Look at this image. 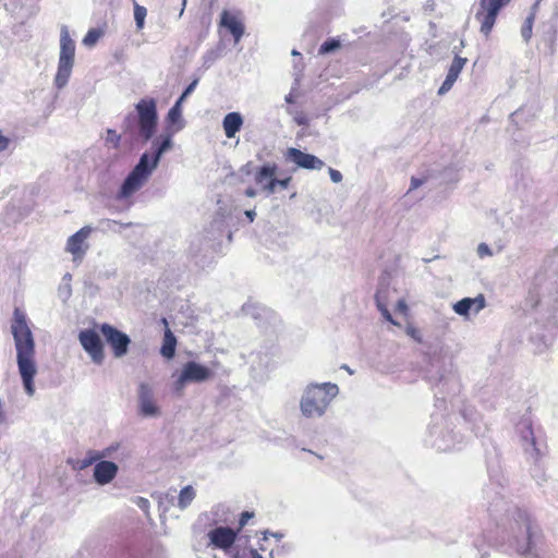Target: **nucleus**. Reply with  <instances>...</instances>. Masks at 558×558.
I'll return each mask as SVG.
<instances>
[{
    "label": "nucleus",
    "mask_w": 558,
    "mask_h": 558,
    "mask_svg": "<svg viewBox=\"0 0 558 558\" xmlns=\"http://www.w3.org/2000/svg\"><path fill=\"white\" fill-rule=\"evenodd\" d=\"M11 332L16 349V362L26 393H35L34 378L37 374L35 363V341L24 311L16 307L13 312Z\"/></svg>",
    "instance_id": "1"
},
{
    "label": "nucleus",
    "mask_w": 558,
    "mask_h": 558,
    "mask_svg": "<svg viewBox=\"0 0 558 558\" xmlns=\"http://www.w3.org/2000/svg\"><path fill=\"white\" fill-rule=\"evenodd\" d=\"M337 392V385L329 383L308 387L300 404L303 415L306 417L323 415Z\"/></svg>",
    "instance_id": "2"
},
{
    "label": "nucleus",
    "mask_w": 558,
    "mask_h": 558,
    "mask_svg": "<svg viewBox=\"0 0 558 558\" xmlns=\"http://www.w3.org/2000/svg\"><path fill=\"white\" fill-rule=\"evenodd\" d=\"M75 60V43L71 38L66 26L60 31V51L58 69L53 83L58 89H62L69 82Z\"/></svg>",
    "instance_id": "3"
},
{
    "label": "nucleus",
    "mask_w": 558,
    "mask_h": 558,
    "mask_svg": "<svg viewBox=\"0 0 558 558\" xmlns=\"http://www.w3.org/2000/svg\"><path fill=\"white\" fill-rule=\"evenodd\" d=\"M138 113L140 132L145 140H149L156 129L157 110L154 99H142L136 105Z\"/></svg>",
    "instance_id": "4"
},
{
    "label": "nucleus",
    "mask_w": 558,
    "mask_h": 558,
    "mask_svg": "<svg viewBox=\"0 0 558 558\" xmlns=\"http://www.w3.org/2000/svg\"><path fill=\"white\" fill-rule=\"evenodd\" d=\"M99 330L116 357H121L128 353L131 339L126 333L109 324H102Z\"/></svg>",
    "instance_id": "5"
},
{
    "label": "nucleus",
    "mask_w": 558,
    "mask_h": 558,
    "mask_svg": "<svg viewBox=\"0 0 558 558\" xmlns=\"http://www.w3.org/2000/svg\"><path fill=\"white\" fill-rule=\"evenodd\" d=\"M171 147V134H168L162 137L161 143L156 147V150L151 155L144 154L142 156L140 162L130 174H147L151 172L156 168L160 156L168 151Z\"/></svg>",
    "instance_id": "6"
},
{
    "label": "nucleus",
    "mask_w": 558,
    "mask_h": 558,
    "mask_svg": "<svg viewBox=\"0 0 558 558\" xmlns=\"http://www.w3.org/2000/svg\"><path fill=\"white\" fill-rule=\"evenodd\" d=\"M78 340L92 361L100 365L105 360V350L98 333L93 329H85L80 332Z\"/></svg>",
    "instance_id": "7"
},
{
    "label": "nucleus",
    "mask_w": 558,
    "mask_h": 558,
    "mask_svg": "<svg viewBox=\"0 0 558 558\" xmlns=\"http://www.w3.org/2000/svg\"><path fill=\"white\" fill-rule=\"evenodd\" d=\"M239 530L229 526H218L207 533L208 546L214 549L228 551L236 541Z\"/></svg>",
    "instance_id": "8"
},
{
    "label": "nucleus",
    "mask_w": 558,
    "mask_h": 558,
    "mask_svg": "<svg viewBox=\"0 0 558 558\" xmlns=\"http://www.w3.org/2000/svg\"><path fill=\"white\" fill-rule=\"evenodd\" d=\"M197 83L198 81L194 80L169 110L167 114V122L169 123V128L172 130V133H175L184 128L185 122L182 116V105H184L186 97L194 92Z\"/></svg>",
    "instance_id": "9"
},
{
    "label": "nucleus",
    "mask_w": 558,
    "mask_h": 558,
    "mask_svg": "<svg viewBox=\"0 0 558 558\" xmlns=\"http://www.w3.org/2000/svg\"><path fill=\"white\" fill-rule=\"evenodd\" d=\"M213 376V372L196 362H187L177 380V385L182 387L186 383H202L209 379Z\"/></svg>",
    "instance_id": "10"
},
{
    "label": "nucleus",
    "mask_w": 558,
    "mask_h": 558,
    "mask_svg": "<svg viewBox=\"0 0 558 558\" xmlns=\"http://www.w3.org/2000/svg\"><path fill=\"white\" fill-rule=\"evenodd\" d=\"M92 233V228L86 226L81 228L77 232L71 235L66 241V251L72 254L73 260H82L86 251L88 250V244L86 240Z\"/></svg>",
    "instance_id": "11"
},
{
    "label": "nucleus",
    "mask_w": 558,
    "mask_h": 558,
    "mask_svg": "<svg viewBox=\"0 0 558 558\" xmlns=\"http://www.w3.org/2000/svg\"><path fill=\"white\" fill-rule=\"evenodd\" d=\"M286 158L288 161L306 170L322 171L325 166L316 156L303 153L296 148H289L286 153Z\"/></svg>",
    "instance_id": "12"
},
{
    "label": "nucleus",
    "mask_w": 558,
    "mask_h": 558,
    "mask_svg": "<svg viewBox=\"0 0 558 558\" xmlns=\"http://www.w3.org/2000/svg\"><path fill=\"white\" fill-rule=\"evenodd\" d=\"M498 11L492 7L486 0L480 1V8L477 12L475 13V19L477 22H480L481 27L480 32L485 36L488 37L498 15Z\"/></svg>",
    "instance_id": "13"
},
{
    "label": "nucleus",
    "mask_w": 558,
    "mask_h": 558,
    "mask_svg": "<svg viewBox=\"0 0 558 558\" xmlns=\"http://www.w3.org/2000/svg\"><path fill=\"white\" fill-rule=\"evenodd\" d=\"M140 412L143 416L159 414V408L153 398V390L148 384L142 383L138 387Z\"/></svg>",
    "instance_id": "14"
},
{
    "label": "nucleus",
    "mask_w": 558,
    "mask_h": 558,
    "mask_svg": "<svg viewBox=\"0 0 558 558\" xmlns=\"http://www.w3.org/2000/svg\"><path fill=\"white\" fill-rule=\"evenodd\" d=\"M118 473V465L111 461H99L94 468V478L100 484L105 485L110 483Z\"/></svg>",
    "instance_id": "15"
},
{
    "label": "nucleus",
    "mask_w": 558,
    "mask_h": 558,
    "mask_svg": "<svg viewBox=\"0 0 558 558\" xmlns=\"http://www.w3.org/2000/svg\"><path fill=\"white\" fill-rule=\"evenodd\" d=\"M220 25L226 27L232 34L235 44L241 40L244 34V25L239 16L225 10L221 13Z\"/></svg>",
    "instance_id": "16"
},
{
    "label": "nucleus",
    "mask_w": 558,
    "mask_h": 558,
    "mask_svg": "<svg viewBox=\"0 0 558 558\" xmlns=\"http://www.w3.org/2000/svg\"><path fill=\"white\" fill-rule=\"evenodd\" d=\"M466 63L465 58L456 57L448 70L447 76L442 83V85L438 89L439 95H444L448 93L457 81L460 72Z\"/></svg>",
    "instance_id": "17"
},
{
    "label": "nucleus",
    "mask_w": 558,
    "mask_h": 558,
    "mask_svg": "<svg viewBox=\"0 0 558 558\" xmlns=\"http://www.w3.org/2000/svg\"><path fill=\"white\" fill-rule=\"evenodd\" d=\"M161 323L165 325V333L162 339V345L160 348V354L167 359L171 360L175 355L177 348V338L168 326V320L166 318L161 319Z\"/></svg>",
    "instance_id": "18"
},
{
    "label": "nucleus",
    "mask_w": 558,
    "mask_h": 558,
    "mask_svg": "<svg viewBox=\"0 0 558 558\" xmlns=\"http://www.w3.org/2000/svg\"><path fill=\"white\" fill-rule=\"evenodd\" d=\"M512 519L519 527L523 526L525 529L527 547L531 548L533 545V521L530 513L524 509L517 508L512 513Z\"/></svg>",
    "instance_id": "19"
},
{
    "label": "nucleus",
    "mask_w": 558,
    "mask_h": 558,
    "mask_svg": "<svg viewBox=\"0 0 558 558\" xmlns=\"http://www.w3.org/2000/svg\"><path fill=\"white\" fill-rule=\"evenodd\" d=\"M243 117L240 112L227 113L222 120V128L225 135L228 138H233L243 125Z\"/></svg>",
    "instance_id": "20"
},
{
    "label": "nucleus",
    "mask_w": 558,
    "mask_h": 558,
    "mask_svg": "<svg viewBox=\"0 0 558 558\" xmlns=\"http://www.w3.org/2000/svg\"><path fill=\"white\" fill-rule=\"evenodd\" d=\"M257 184L260 185L262 191L266 194L274 193L277 189L284 190L288 187L291 177H284L282 180H277V177H256Z\"/></svg>",
    "instance_id": "21"
},
{
    "label": "nucleus",
    "mask_w": 558,
    "mask_h": 558,
    "mask_svg": "<svg viewBox=\"0 0 558 558\" xmlns=\"http://www.w3.org/2000/svg\"><path fill=\"white\" fill-rule=\"evenodd\" d=\"M146 179L147 177H126L117 197L123 199L132 196L144 185Z\"/></svg>",
    "instance_id": "22"
},
{
    "label": "nucleus",
    "mask_w": 558,
    "mask_h": 558,
    "mask_svg": "<svg viewBox=\"0 0 558 558\" xmlns=\"http://www.w3.org/2000/svg\"><path fill=\"white\" fill-rule=\"evenodd\" d=\"M474 305H475L476 312L482 310L485 306L484 298L481 295L475 299H470V298L462 299L461 301H459L454 304L453 308H454L456 313H458L459 315H466L470 312V310L472 308V306H474Z\"/></svg>",
    "instance_id": "23"
},
{
    "label": "nucleus",
    "mask_w": 558,
    "mask_h": 558,
    "mask_svg": "<svg viewBox=\"0 0 558 558\" xmlns=\"http://www.w3.org/2000/svg\"><path fill=\"white\" fill-rule=\"evenodd\" d=\"M195 496H196L195 489L191 485L183 487L179 494L178 507L180 509L187 508L191 505V502L194 500Z\"/></svg>",
    "instance_id": "24"
},
{
    "label": "nucleus",
    "mask_w": 558,
    "mask_h": 558,
    "mask_svg": "<svg viewBox=\"0 0 558 558\" xmlns=\"http://www.w3.org/2000/svg\"><path fill=\"white\" fill-rule=\"evenodd\" d=\"M277 544H272V542L267 536V533H264V536L258 541L257 548L258 553L262 555H266L269 558H272L274 549Z\"/></svg>",
    "instance_id": "25"
},
{
    "label": "nucleus",
    "mask_w": 558,
    "mask_h": 558,
    "mask_svg": "<svg viewBox=\"0 0 558 558\" xmlns=\"http://www.w3.org/2000/svg\"><path fill=\"white\" fill-rule=\"evenodd\" d=\"M375 299H376L377 307H378V310L380 311V313H381V315L384 316V318H385L387 322H389V323H391V324H393V325H396V326H400V324H399L398 322H396V320L392 318V315L390 314V312H389V310H388V307H387V303H386V301H385V300H383V296H381V292H380V291H378V292L376 293Z\"/></svg>",
    "instance_id": "26"
},
{
    "label": "nucleus",
    "mask_w": 558,
    "mask_h": 558,
    "mask_svg": "<svg viewBox=\"0 0 558 558\" xmlns=\"http://www.w3.org/2000/svg\"><path fill=\"white\" fill-rule=\"evenodd\" d=\"M102 457H104L102 453H100L98 451L89 450L86 453L84 459L77 461L76 468L78 470H84V469L88 468L89 465H92L93 463H96Z\"/></svg>",
    "instance_id": "27"
},
{
    "label": "nucleus",
    "mask_w": 558,
    "mask_h": 558,
    "mask_svg": "<svg viewBox=\"0 0 558 558\" xmlns=\"http://www.w3.org/2000/svg\"><path fill=\"white\" fill-rule=\"evenodd\" d=\"M147 16V9L138 3H134V21L137 31H142L145 26V19Z\"/></svg>",
    "instance_id": "28"
},
{
    "label": "nucleus",
    "mask_w": 558,
    "mask_h": 558,
    "mask_svg": "<svg viewBox=\"0 0 558 558\" xmlns=\"http://www.w3.org/2000/svg\"><path fill=\"white\" fill-rule=\"evenodd\" d=\"M534 21V13H530L521 27V37L525 43H529L532 37Z\"/></svg>",
    "instance_id": "29"
},
{
    "label": "nucleus",
    "mask_w": 558,
    "mask_h": 558,
    "mask_svg": "<svg viewBox=\"0 0 558 558\" xmlns=\"http://www.w3.org/2000/svg\"><path fill=\"white\" fill-rule=\"evenodd\" d=\"M341 47V43L339 39H328L326 40L319 48V53L320 54H327V53H331L336 50H338L339 48Z\"/></svg>",
    "instance_id": "30"
},
{
    "label": "nucleus",
    "mask_w": 558,
    "mask_h": 558,
    "mask_svg": "<svg viewBox=\"0 0 558 558\" xmlns=\"http://www.w3.org/2000/svg\"><path fill=\"white\" fill-rule=\"evenodd\" d=\"M121 136L114 130H107L105 136V144L109 148H118L120 144Z\"/></svg>",
    "instance_id": "31"
},
{
    "label": "nucleus",
    "mask_w": 558,
    "mask_h": 558,
    "mask_svg": "<svg viewBox=\"0 0 558 558\" xmlns=\"http://www.w3.org/2000/svg\"><path fill=\"white\" fill-rule=\"evenodd\" d=\"M100 32L97 29H89L83 38V45L86 47H93L100 38Z\"/></svg>",
    "instance_id": "32"
},
{
    "label": "nucleus",
    "mask_w": 558,
    "mask_h": 558,
    "mask_svg": "<svg viewBox=\"0 0 558 558\" xmlns=\"http://www.w3.org/2000/svg\"><path fill=\"white\" fill-rule=\"evenodd\" d=\"M254 517V512L243 511L239 519V526L235 530H239V533L242 529L247 524L248 520Z\"/></svg>",
    "instance_id": "33"
},
{
    "label": "nucleus",
    "mask_w": 558,
    "mask_h": 558,
    "mask_svg": "<svg viewBox=\"0 0 558 558\" xmlns=\"http://www.w3.org/2000/svg\"><path fill=\"white\" fill-rule=\"evenodd\" d=\"M11 143V137L4 135L3 132L0 131V153L7 150Z\"/></svg>",
    "instance_id": "34"
},
{
    "label": "nucleus",
    "mask_w": 558,
    "mask_h": 558,
    "mask_svg": "<svg viewBox=\"0 0 558 558\" xmlns=\"http://www.w3.org/2000/svg\"><path fill=\"white\" fill-rule=\"evenodd\" d=\"M492 7H494L498 12L505 8L507 4L511 2V0H486Z\"/></svg>",
    "instance_id": "35"
},
{
    "label": "nucleus",
    "mask_w": 558,
    "mask_h": 558,
    "mask_svg": "<svg viewBox=\"0 0 558 558\" xmlns=\"http://www.w3.org/2000/svg\"><path fill=\"white\" fill-rule=\"evenodd\" d=\"M396 311L404 316L409 314V307L404 300H399L396 306Z\"/></svg>",
    "instance_id": "36"
},
{
    "label": "nucleus",
    "mask_w": 558,
    "mask_h": 558,
    "mask_svg": "<svg viewBox=\"0 0 558 558\" xmlns=\"http://www.w3.org/2000/svg\"><path fill=\"white\" fill-rule=\"evenodd\" d=\"M296 95L294 94V88L286 96V101L288 104H293L295 101Z\"/></svg>",
    "instance_id": "37"
},
{
    "label": "nucleus",
    "mask_w": 558,
    "mask_h": 558,
    "mask_svg": "<svg viewBox=\"0 0 558 558\" xmlns=\"http://www.w3.org/2000/svg\"><path fill=\"white\" fill-rule=\"evenodd\" d=\"M478 253H480V255H481V256H484L485 254H490V251H489V248H488V246H487V245H485V244H480V246H478Z\"/></svg>",
    "instance_id": "38"
},
{
    "label": "nucleus",
    "mask_w": 558,
    "mask_h": 558,
    "mask_svg": "<svg viewBox=\"0 0 558 558\" xmlns=\"http://www.w3.org/2000/svg\"><path fill=\"white\" fill-rule=\"evenodd\" d=\"M137 505L143 509H147L149 507L148 500L142 497L138 498Z\"/></svg>",
    "instance_id": "39"
},
{
    "label": "nucleus",
    "mask_w": 558,
    "mask_h": 558,
    "mask_svg": "<svg viewBox=\"0 0 558 558\" xmlns=\"http://www.w3.org/2000/svg\"><path fill=\"white\" fill-rule=\"evenodd\" d=\"M259 174L266 175V174H274V169L269 167H263Z\"/></svg>",
    "instance_id": "40"
},
{
    "label": "nucleus",
    "mask_w": 558,
    "mask_h": 558,
    "mask_svg": "<svg viewBox=\"0 0 558 558\" xmlns=\"http://www.w3.org/2000/svg\"><path fill=\"white\" fill-rule=\"evenodd\" d=\"M255 215H256L255 211L252 209L245 211V216L247 217L250 222L254 221Z\"/></svg>",
    "instance_id": "41"
},
{
    "label": "nucleus",
    "mask_w": 558,
    "mask_h": 558,
    "mask_svg": "<svg viewBox=\"0 0 558 558\" xmlns=\"http://www.w3.org/2000/svg\"><path fill=\"white\" fill-rule=\"evenodd\" d=\"M109 225H119L121 227H124V228H129L132 226V222H128V223H120L119 221L117 220H108Z\"/></svg>",
    "instance_id": "42"
},
{
    "label": "nucleus",
    "mask_w": 558,
    "mask_h": 558,
    "mask_svg": "<svg viewBox=\"0 0 558 558\" xmlns=\"http://www.w3.org/2000/svg\"><path fill=\"white\" fill-rule=\"evenodd\" d=\"M539 1L536 0L535 3L532 5L531 8V12L530 13H534V19L536 17V13H537V10H538V7H539Z\"/></svg>",
    "instance_id": "43"
},
{
    "label": "nucleus",
    "mask_w": 558,
    "mask_h": 558,
    "mask_svg": "<svg viewBox=\"0 0 558 558\" xmlns=\"http://www.w3.org/2000/svg\"><path fill=\"white\" fill-rule=\"evenodd\" d=\"M539 1L536 0L535 3L532 5L531 8V12L530 13H534V19L536 17V13H537V10H538V7H539Z\"/></svg>",
    "instance_id": "44"
},
{
    "label": "nucleus",
    "mask_w": 558,
    "mask_h": 558,
    "mask_svg": "<svg viewBox=\"0 0 558 558\" xmlns=\"http://www.w3.org/2000/svg\"><path fill=\"white\" fill-rule=\"evenodd\" d=\"M257 194V191L255 189L248 187L245 191V195L248 197H254Z\"/></svg>",
    "instance_id": "45"
},
{
    "label": "nucleus",
    "mask_w": 558,
    "mask_h": 558,
    "mask_svg": "<svg viewBox=\"0 0 558 558\" xmlns=\"http://www.w3.org/2000/svg\"><path fill=\"white\" fill-rule=\"evenodd\" d=\"M3 422H5V413H4V410H3V404L0 401V423H3Z\"/></svg>",
    "instance_id": "46"
},
{
    "label": "nucleus",
    "mask_w": 558,
    "mask_h": 558,
    "mask_svg": "<svg viewBox=\"0 0 558 558\" xmlns=\"http://www.w3.org/2000/svg\"><path fill=\"white\" fill-rule=\"evenodd\" d=\"M327 171H328V174H330V175H333V174H340V172H339V171L333 170L332 168H329V167L327 168Z\"/></svg>",
    "instance_id": "47"
},
{
    "label": "nucleus",
    "mask_w": 558,
    "mask_h": 558,
    "mask_svg": "<svg viewBox=\"0 0 558 558\" xmlns=\"http://www.w3.org/2000/svg\"><path fill=\"white\" fill-rule=\"evenodd\" d=\"M332 181L338 183L341 181L342 177H331Z\"/></svg>",
    "instance_id": "48"
},
{
    "label": "nucleus",
    "mask_w": 558,
    "mask_h": 558,
    "mask_svg": "<svg viewBox=\"0 0 558 558\" xmlns=\"http://www.w3.org/2000/svg\"><path fill=\"white\" fill-rule=\"evenodd\" d=\"M415 332H416V331H415V329H413V328H409V329H408V333H409V335H411L412 337H414Z\"/></svg>",
    "instance_id": "49"
},
{
    "label": "nucleus",
    "mask_w": 558,
    "mask_h": 558,
    "mask_svg": "<svg viewBox=\"0 0 558 558\" xmlns=\"http://www.w3.org/2000/svg\"><path fill=\"white\" fill-rule=\"evenodd\" d=\"M420 183H422V182H421V181H417V180H415V179L413 178V185H414V186H417Z\"/></svg>",
    "instance_id": "50"
},
{
    "label": "nucleus",
    "mask_w": 558,
    "mask_h": 558,
    "mask_svg": "<svg viewBox=\"0 0 558 558\" xmlns=\"http://www.w3.org/2000/svg\"><path fill=\"white\" fill-rule=\"evenodd\" d=\"M292 54L296 56V54H299V52L296 50H293Z\"/></svg>",
    "instance_id": "51"
},
{
    "label": "nucleus",
    "mask_w": 558,
    "mask_h": 558,
    "mask_svg": "<svg viewBox=\"0 0 558 558\" xmlns=\"http://www.w3.org/2000/svg\"><path fill=\"white\" fill-rule=\"evenodd\" d=\"M343 368H344V369H347L350 374L352 373V372L348 368V366H343Z\"/></svg>",
    "instance_id": "52"
},
{
    "label": "nucleus",
    "mask_w": 558,
    "mask_h": 558,
    "mask_svg": "<svg viewBox=\"0 0 558 558\" xmlns=\"http://www.w3.org/2000/svg\"><path fill=\"white\" fill-rule=\"evenodd\" d=\"M186 0H183V4H185Z\"/></svg>",
    "instance_id": "53"
},
{
    "label": "nucleus",
    "mask_w": 558,
    "mask_h": 558,
    "mask_svg": "<svg viewBox=\"0 0 558 558\" xmlns=\"http://www.w3.org/2000/svg\"><path fill=\"white\" fill-rule=\"evenodd\" d=\"M538 1L541 2L542 0H538Z\"/></svg>",
    "instance_id": "54"
}]
</instances>
